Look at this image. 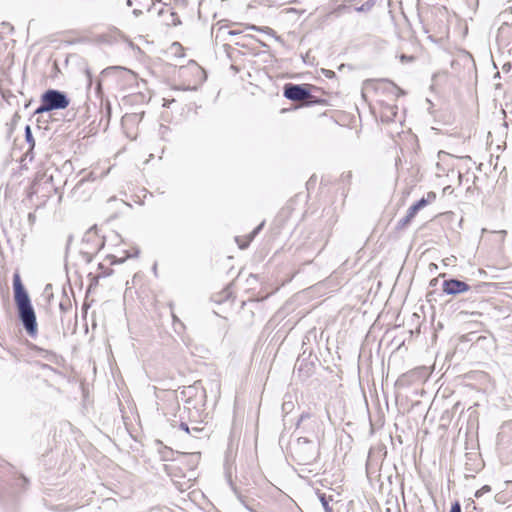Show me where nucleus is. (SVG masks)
<instances>
[{"mask_svg": "<svg viewBox=\"0 0 512 512\" xmlns=\"http://www.w3.org/2000/svg\"><path fill=\"white\" fill-rule=\"evenodd\" d=\"M110 258L112 259L111 264L123 263L124 262V259L117 260L115 256H110Z\"/></svg>", "mask_w": 512, "mask_h": 512, "instance_id": "nucleus-31", "label": "nucleus"}, {"mask_svg": "<svg viewBox=\"0 0 512 512\" xmlns=\"http://www.w3.org/2000/svg\"><path fill=\"white\" fill-rule=\"evenodd\" d=\"M324 73L327 77H333L335 75V73L331 70H325Z\"/></svg>", "mask_w": 512, "mask_h": 512, "instance_id": "nucleus-32", "label": "nucleus"}, {"mask_svg": "<svg viewBox=\"0 0 512 512\" xmlns=\"http://www.w3.org/2000/svg\"><path fill=\"white\" fill-rule=\"evenodd\" d=\"M292 455L299 465H311L317 461L320 452L312 440L299 437L292 448Z\"/></svg>", "mask_w": 512, "mask_h": 512, "instance_id": "nucleus-2", "label": "nucleus"}, {"mask_svg": "<svg viewBox=\"0 0 512 512\" xmlns=\"http://www.w3.org/2000/svg\"><path fill=\"white\" fill-rule=\"evenodd\" d=\"M125 37L117 28L109 29L107 32L99 34L95 37L97 44L113 45L124 40Z\"/></svg>", "mask_w": 512, "mask_h": 512, "instance_id": "nucleus-6", "label": "nucleus"}, {"mask_svg": "<svg viewBox=\"0 0 512 512\" xmlns=\"http://www.w3.org/2000/svg\"><path fill=\"white\" fill-rule=\"evenodd\" d=\"M13 289L18 318L28 335L34 337L37 333L36 314L18 272L13 275Z\"/></svg>", "mask_w": 512, "mask_h": 512, "instance_id": "nucleus-1", "label": "nucleus"}, {"mask_svg": "<svg viewBox=\"0 0 512 512\" xmlns=\"http://www.w3.org/2000/svg\"><path fill=\"white\" fill-rule=\"evenodd\" d=\"M414 59H415V58H414V56H408V55H406V54H402V55L400 56V61H401L402 63H405V62H412V61H414Z\"/></svg>", "mask_w": 512, "mask_h": 512, "instance_id": "nucleus-25", "label": "nucleus"}, {"mask_svg": "<svg viewBox=\"0 0 512 512\" xmlns=\"http://www.w3.org/2000/svg\"><path fill=\"white\" fill-rule=\"evenodd\" d=\"M311 417V414L308 413V412H304L300 415L299 419H298V422H297V428L300 426V424L306 420V419H309Z\"/></svg>", "mask_w": 512, "mask_h": 512, "instance_id": "nucleus-24", "label": "nucleus"}, {"mask_svg": "<svg viewBox=\"0 0 512 512\" xmlns=\"http://www.w3.org/2000/svg\"><path fill=\"white\" fill-rule=\"evenodd\" d=\"M240 33H241V32H240V31H237V30H229V31H228V34H229V35H232V36H234V35H239Z\"/></svg>", "mask_w": 512, "mask_h": 512, "instance_id": "nucleus-33", "label": "nucleus"}, {"mask_svg": "<svg viewBox=\"0 0 512 512\" xmlns=\"http://www.w3.org/2000/svg\"><path fill=\"white\" fill-rule=\"evenodd\" d=\"M52 297H53V294H52V293H50V294L48 295V299L50 300V298H52Z\"/></svg>", "mask_w": 512, "mask_h": 512, "instance_id": "nucleus-40", "label": "nucleus"}, {"mask_svg": "<svg viewBox=\"0 0 512 512\" xmlns=\"http://www.w3.org/2000/svg\"><path fill=\"white\" fill-rule=\"evenodd\" d=\"M294 407V404L293 402L291 401H285L283 404H282V410L286 413H288L289 411H291Z\"/></svg>", "mask_w": 512, "mask_h": 512, "instance_id": "nucleus-21", "label": "nucleus"}, {"mask_svg": "<svg viewBox=\"0 0 512 512\" xmlns=\"http://www.w3.org/2000/svg\"><path fill=\"white\" fill-rule=\"evenodd\" d=\"M90 179L94 180V178H92V173H89L88 176H84L82 177L78 183L75 185V187L73 188V194L76 195L77 191L80 189V187H82L86 182H88Z\"/></svg>", "mask_w": 512, "mask_h": 512, "instance_id": "nucleus-15", "label": "nucleus"}, {"mask_svg": "<svg viewBox=\"0 0 512 512\" xmlns=\"http://www.w3.org/2000/svg\"><path fill=\"white\" fill-rule=\"evenodd\" d=\"M450 512H461V507L459 503H455L452 505Z\"/></svg>", "mask_w": 512, "mask_h": 512, "instance_id": "nucleus-28", "label": "nucleus"}, {"mask_svg": "<svg viewBox=\"0 0 512 512\" xmlns=\"http://www.w3.org/2000/svg\"><path fill=\"white\" fill-rule=\"evenodd\" d=\"M312 85L309 84H294L287 83L283 87V95L288 100L297 102V101H306V98L310 96V89Z\"/></svg>", "mask_w": 512, "mask_h": 512, "instance_id": "nucleus-4", "label": "nucleus"}, {"mask_svg": "<svg viewBox=\"0 0 512 512\" xmlns=\"http://www.w3.org/2000/svg\"><path fill=\"white\" fill-rule=\"evenodd\" d=\"M181 457L188 459V464H189L190 468L193 469L198 464V462L200 460V453L199 452L191 453V454L182 453Z\"/></svg>", "mask_w": 512, "mask_h": 512, "instance_id": "nucleus-13", "label": "nucleus"}, {"mask_svg": "<svg viewBox=\"0 0 512 512\" xmlns=\"http://www.w3.org/2000/svg\"><path fill=\"white\" fill-rule=\"evenodd\" d=\"M164 472L167 473L169 476L175 475L173 471L175 470V467L173 465L164 464L163 465Z\"/></svg>", "mask_w": 512, "mask_h": 512, "instance_id": "nucleus-23", "label": "nucleus"}, {"mask_svg": "<svg viewBox=\"0 0 512 512\" xmlns=\"http://www.w3.org/2000/svg\"><path fill=\"white\" fill-rule=\"evenodd\" d=\"M506 509H512V504H511V505H509V506H507V508H506Z\"/></svg>", "mask_w": 512, "mask_h": 512, "instance_id": "nucleus-41", "label": "nucleus"}, {"mask_svg": "<svg viewBox=\"0 0 512 512\" xmlns=\"http://www.w3.org/2000/svg\"><path fill=\"white\" fill-rule=\"evenodd\" d=\"M70 99L63 91L48 89L41 95V104L34 114H42L54 110H62L69 106Z\"/></svg>", "mask_w": 512, "mask_h": 512, "instance_id": "nucleus-3", "label": "nucleus"}, {"mask_svg": "<svg viewBox=\"0 0 512 512\" xmlns=\"http://www.w3.org/2000/svg\"><path fill=\"white\" fill-rule=\"evenodd\" d=\"M25 140H26L27 144L29 145V148L26 152V155L28 156L35 147V140H34V137L32 134L31 127L29 125H27L25 127Z\"/></svg>", "mask_w": 512, "mask_h": 512, "instance_id": "nucleus-12", "label": "nucleus"}, {"mask_svg": "<svg viewBox=\"0 0 512 512\" xmlns=\"http://www.w3.org/2000/svg\"><path fill=\"white\" fill-rule=\"evenodd\" d=\"M173 401H174V405H175L176 407H179V403H178V401H177V399H176L175 395H173Z\"/></svg>", "mask_w": 512, "mask_h": 512, "instance_id": "nucleus-36", "label": "nucleus"}, {"mask_svg": "<svg viewBox=\"0 0 512 512\" xmlns=\"http://www.w3.org/2000/svg\"><path fill=\"white\" fill-rule=\"evenodd\" d=\"M179 427L181 430L185 431L186 433H188V434L191 433L190 427L187 423L181 422Z\"/></svg>", "mask_w": 512, "mask_h": 512, "instance_id": "nucleus-26", "label": "nucleus"}, {"mask_svg": "<svg viewBox=\"0 0 512 512\" xmlns=\"http://www.w3.org/2000/svg\"><path fill=\"white\" fill-rule=\"evenodd\" d=\"M417 213L418 211H416V209L413 206H410L407 211V214L397 222L396 228L399 230L404 229L406 226L410 224V222L416 216Z\"/></svg>", "mask_w": 512, "mask_h": 512, "instance_id": "nucleus-8", "label": "nucleus"}, {"mask_svg": "<svg viewBox=\"0 0 512 512\" xmlns=\"http://www.w3.org/2000/svg\"><path fill=\"white\" fill-rule=\"evenodd\" d=\"M341 177H342V180H343V181H346V180H347V181H349V180H350V178L352 177V173H351V171H348V172H346V173H343V174L341 175Z\"/></svg>", "mask_w": 512, "mask_h": 512, "instance_id": "nucleus-29", "label": "nucleus"}, {"mask_svg": "<svg viewBox=\"0 0 512 512\" xmlns=\"http://www.w3.org/2000/svg\"><path fill=\"white\" fill-rule=\"evenodd\" d=\"M52 176L49 177L46 181H44L43 183H35L33 185V193L37 194L38 192H40V190L44 191L45 194L44 196L46 198H49L51 196V191L53 190L54 192H57V188L53 187L52 183Z\"/></svg>", "mask_w": 512, "mask_h": 512, "instance_id": "nucleus-7", "label": "nucleus"}, {"mask_svg": "<svg viewBox=\"0 0 512 512\" xmlns=\"http://www.w3.org/2000/svg\"><path fill=\"white\" fill-rule=\"evenodd\" d=\"M374 4H375L374 0H368L365 3H363L361 6L356 7L355 10L357 12H367L372 9Z\"/></svg>", "mask_w": 512, "mask_h": 512, "instance_id": "nucleus-16", "label": "nucleus"}, {"mask_svg": "<svg viewBox=\"0 0 512 512\" xmlns=\"http://www.w3.org/2000/svg\"><path fill=\"white\" fill-rule=\"evenodd\" d=\"M249 29H252V30H260V28L256 27V26H250Z\"/></svg>", "mask_w": 512, "mask_h": 512, "instance_id": "nucleus-39", "label": "nucleus"}, {"mask_svg": "<svg viewBox=\"0 0 512 512\" xmlns=\"http://www.w3.org/2000/svg\"><path fill=\"white\" fill-rule=\"evenodd\" d=\"M247 246H248V243H246V244H239V247L241 249H245Z\"/></svg>", "mask_w": 512, "mask_h": 512, "instance_id": "nucleus-37", "label": "nucleus"}, {"mask_svg": "<svg viewBox=\"0 0 512 512\" xmlns=\"http://www.w3.org/2000/svg\"><path fill=\"white\" fill-rule=\"evenodd\" d=\"M319 501L321 502L325 512H333L330 502L334 501L333 495H326L322 492H317Z\"/></svg>", "mask_w": 512, "mask_h": 512, "instance_id": "nucleus-11", "label": "nucleus"}, {"mask_svg": "<svg viewBox=\"0 0 512 512\" xmlns=\"http://www.w3.org/2000/svg\"><path fill=\"white\" fill-rule=\"evenodd\" d=\"M190 430H191V433H190L191 435H193L196 438H199L200 434L203 433V431H204V427L193 426L192 428H190Z\"/></svg>", "mask_w": 512, "mask_h": 512, "instance_id": "nucleus-18", "label": "nucleus"}, {"mask_svg": "<svg viewBox=\"0 0 512 512\" xmlns=\"http://www.w3.org/2000/svg\"><path fill=\"white\" fill-rule=\"evenodd\" d=\"M491 491V487L489 485H484L482 486L480 489H478L476 492H475V497L476 498H480L481 496H483L485 493H488Z\"/></svg>", "mask_w": 512, "mask_h": 512, "instance_id": "nucleus-17", "label": "nucleus"}, {"mask_svg": "<svg viewBox=\"0 0 512 512\" xmlns=\"http://www.w3.org/2000/svg\"><path fill=\"white\" fill-rule=\"evenodd\" d=\"M435 199H436V194L434 192L430 191L427 193V197H422L420 200H418L412 206L416 209V211H419L422 208H424L428 203H431Z\"/></svg>", "mask_w": 512, "mask_h": 512, "instance_id": "nucleus-10", "label": "nucleus"}, {"mask_svg": "<svg viewBox=\"0 0 512 512\" xmlns=\"http://www.w3.org/2000/svg\"><path fill=\"white\" fill-rule=\"evenodd\" d=\"M435 199H436V194L434 192L430 191L427 193V197H422L420 200H418L412 206L416 209V211H419L422 208H424L428 203H431Z\"/></svg>", "mask_w": 512, "mask_h": 512, "instance_id": "nucleus-9", "label": "nucleus"}, {"mask_svg": "<svg viewBox=\"0 0 512 512\" xmlns=\"http://www.w3.org/2000/svg\"><path fill=\"white\" fill-rule=\"evenodd\" d=\"M494 500L495 502L499 503V504H504L506 503V497H505V494L504 493H497L494 497Z\"/></svg>", "mask_w": 512, "mask_h": 512, "instance_id": "nucleus-22", "label": "nucleus"}, {"mask_svg": "<svg viewBox=\"0 0 512 512\" xmlns=\"http://www.w3.org/2000/svg\"><path fill=\"white\" fill-rule=\"evenodd\" d=\"M51 288H52V285H51V284H47V285L45 286L44 293H45V294H48V291H50V290H51Z\"/></svg>", "mask_w": 512, "mask_h": 512, "instance_id": "nucleus-34", "label": "nucleus"}, {"mask_svg": "<svg viewBox=\"0 0 512 512\" xmlns=\"http://www.w3.org/2000/svg\"><path fill=\"white\" fill-rule=\"evenodd\" d=\"M389 84L392 86V89L395 91L396 95L403 94V91L397 87L394 83L389 82Z\"/></svg>", "mask_w": 512, "mask_h": 512, "instance_id": "nucleus-27", "label": "nucleus"}, {"mask_svg": "<svg viewBox=\"0 0 512 512\" xmlns=\"http://www.w3.org/2000/svg\"><path fill=\"white\" fill-rule=\"evenodd\" d=\"M36 220V216L33 214V213H29L28 214V221L30 222V224H33Z\"/></svg>", "mask_w": 512, "mask_h": 512, "instance_id": "nucleus-30", "label": "nucleus"}, {"mask_svg": "<svg viewBox=\"0 0 512 512\" xmlns=\"http://www.w3.org/2000/svg\"><path fill=\"white\" fill-rule=\"evenodd\" d=\"M174 101H175L174 99H172L171 101H166V102L164 103V106L169 107V106L171 105V103H172V102H174Z\"/></svg>", "mask_w": 512, "mask_h": 512, "instance_id": "nucleus-35", "label": "nucleus"}, {"mask_svg": "<svg viewBox=\"0 0 512 512\" xmlns=\"http://www.w3.org/2000/svg\"><path fill=\"white\" fill-rule=\"evenodd\" d=\"M59 307L60 309L63 311V312H66L67 310L70 309L71 307V303H70V300L69 299H66L65 301H61L60 304H59Z\"/></svg>", "mask_w": 512, "mask_h": 512, "instance_id": "nucleus-19", "label": "nucleus"}, {"mask_svg": "<svg viewBox=\"0 0 512 512\" xmlns=\"http://www.w3.org/2000/svg\"><path fill=\"white\" fill-rule=\"evenodd\" d=\"M471 289V286L459 279L451 278L444 280L442 290L448 295H458Z\"/></svg>", "mask_w": 512, "mask_h": 512, "instance_id": "nucleus-5", "label": "nucleus"}, {"mask_svg": "<svg viewBox=\"0 0 512 512\" xmlns=\"http://www.w3.org/2000/svg\"><path fill=\"white\" fill-rule=\"evenodd\" d=\"M264 222L260 223L250 234L249 241H251L263 228Z\"/></svg>", "mask_w": 512, "mask_h": 512, "instance_id": "nucleus-20", "label": "nucleus"}, {"mask_svg": "<svg viewBox=\"0 0 512 512\" xmlns=\"http://www.w3.org/2000/svg\"><path fill=\"white\" fill-rule=\"evenodd\" d=\"M325 100H322L310 93V96L306 98V101L304 103L305 106H313L317 104H323Z\"/></svg>", "mask_w": 512, "mask_h": 512, "instance_id": "nucleus-14", "label": "nucleus"}, {"mask_svg": "<svg viewBox=\"0 0 512 512\" xmlns=\"http://www.w3.org/2000/svg\"><path fill=\"white\" fill-rule=\"evenodd\" d=\"M112 273V270L111 269H108V271H105L104 273V276H108Z\"/></svg>", "mask_w": 512, "mask_h": 512, "instance_id": "nucleus-38", "label": "nucleus"}]
</instances>
